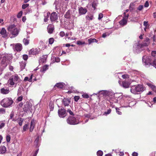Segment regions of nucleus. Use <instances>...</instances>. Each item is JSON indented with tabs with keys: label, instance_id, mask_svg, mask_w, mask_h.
Wrapping results in <instances>:
<instances>
[{
	"label": "nucleus",
	"instance_id": "1",
	"mask_svg": "<svg viewBox=\"0 0 156 156\" xmlns=\"http://www.w3.org/2000/svg\"><path fill=\"white\" fill-rule=\"evenodd\" d=\"M145 89V87L142 85L138 84L136 86H133L131 88L130 91L133 94H136L137 92L144 91Z\"/></svg>",
	"mask_w": 156,
	"mask_h": 156
},
{
	"label": "nucleus",
	"instance_id": "2",
	"mask_svg": "<svg viewBox=\"0 0 156 156\" xmlns=\"http://www.w3.org/2000/svg\"><path fill=\"white\" fill-rule=\"evenodd\" d=\"M13 102L11 98H6L2 100L1 105L2 107L6 108L11 106Z\"/></svg>",
	"mask_w": 156,
	"mask_h": 156
},
{
	"label": "nucleus",
	"instance_id": "3",
	"mask_svg": "<svg viewBox=\"0 0 156 156\" xmlns=\"http://www.w3.org/2000/svg\"><path fill=\"white\" fill-rule=\"evenodd\" d=\"M8 30L11 34L15 37L20 32V29L16 28L14 24L9 26L8 27Z\"/></svg>",
	"mask_w": 156,
	"mask_h": 156
},
{
	"label": "nucleus",
	"instance_id": "4",
	"mask_svg": "<svg viewBox=\"0 0 156 156\" xmlns=\"http://www.w3.org/2000/svg\"><path fill=\"white\" fill-rule=\"evenodd\" d=\"M19 79L18 75L16 74L12 76L8 80V83L11 85L13 86L15 84H16L17 82Z\"/></svg>",
	"mask_w": 156,
	"mask_h": 156
},
{
	"label": "nucleus",
	"instance_id": "5",
	"mask_svg": "<svg viewBox=\"0 0 156 156\" xmlns=\"http://www.w3.org/2000/svg\"><path fill=\"white\" fill-rule=\"evenodd\" d=\"M67 122L68 124L70 125H75L78 123L76 121V118L73 116L69 117L67 119Z\"/></svg>",
	"mask_w": 156,
	"mask_h": 156
},
{
	"label": "nucleus",
	"instance_id": "6",
	"mask_svg": "<svg viewBox=\"0 0 156 156\" xmlns=\"http://www.w3.org/2000/svg\"><path fill=\"white\" fill-rule=\"evenodd\" d=\"M58 113L60 117L64 118L66 115V110L63 107L58 110Z\"/></svg>",
	"mask_w": 156,
	"mask_h": 156
},
{
	"label": "nucleus",
	"instance_id": "7",
	"mask_svg": "<svg viewBox=\"0 0 156 156\" xmlns=\"http://www.w3.org/2000/svg\"><path fill=\"white\" fill-rule=\"evenodd\" d=\"M58 18V14L55 12H52L51 14L50 19L52 22L56 20Z\"/></svg>",
	"mask_w": 156,
	"mask_h": 156
},
{
	"label": "nucleus",
	"instance_id": "8",
	"mask_svg": "<svg viewBox=\"0 0 156 156\" xmlns=\"http://www.w3.org/2000/svg\"><path fill=\"white\" fill-rule=\"evenodd\" d=\"M150 44V39L149 38L147 37L144 41L143 43L141 44L142 47L148 46Z\"/></svg>",
	"mask_w": 156,
	"mask_h": 156
},
{
	"label": "nucleus",
	"instance_id": "9",
	"mask_svg": "<svg viewBox=\"0 0 156 156\" xmlns=\"http://www.w3.org/2000/svg\"><path fill=\"white\" fill-rule=\"evenodd\" d=\"M87 12V9L85 8H83L81 7L79 9V13L80 15L85 14Z\"/></svg>",
	"mask_w": 156,
	"mask_h": 156
},
{
	"label": "nucleus",
	"instance_id": "10",
	"mask_svg": "<svg viewBox=\"0 0 156 156\" xmlns=\"http://www.w3.org/2000/svg\"><path fill=\"white\" fill-rule=\"evenodd\" d=\"M130 83L127 81H124L122 82L121 86L124 88H126L129 87Z\"/></svg>",
	"mask_w": 156,
	"mask_h": 156
},
{
	"label": "nucleus",
	"instance_id": "11",
	"mask_svg": "<svg viewBox=\"0 0 156 156\" xmlns=\"http://www.w3.org/2000/svg\"><path fill=\"white\" fill-rule=\"evenodd\" d=\"M47 30L49 33L52 34L54 30V26L51 24L49 25L47 27Z\"/></svg>",
	"mask_w": 156,
	"mask_h": 156
},
{
	"label": "nucleus",
	"instance_id": "12",
	"mask_svg": "<svg viewBox=\"0 0 156 156\" xmlns=\"http://www.w3.org/2000/svg\"><path fill=\"white\" fill-rule=\"evenodd\" d=\"M22 48V45L20 44H17L15 46L14 49L17 51H20Z\"/></svg>",
	"mask_w": 156,
	"mask_h": 156
},
{
	"label": "nucleus",
	"instance_id": "13",
	"mask_svg": "<svg viewBox=\"0 0 156 156\" xmlns=\"http://www.w3.org/2000/svg\"><path fill=\"white\" fill-rule=\"evenodd\" d=\"M145 56H144L142 58V61L144 62L146 65H148L149 64H151V60H150V59L148 58L146 59L145 58Z\"/></svg>",
	"mask_w": 156,
	"mask_h": 156
},
{
	"label": "nucleus",
	"instance_id": "14",
	"mask_svg": "<svg viewBox=\"0 0 156 156\" xmlns=\"http://www.w3.org/2000/svg\"><path fill=\"white\" fill-rule=\"evenodd\" d=\"M70 102L71 101L70 99L66 98V99H63V100L62 103L64 106H66L67 105H69Z\"/></svg>",
	"mask_w": 156,
	"mask_h": 156
},
{
	"label": "nucleus",
	"instance_id": "15",
	"mask_svg": "<svg viewBox=\"0 0 156 156\" xmlns=\"http://www.w3.org/2000/svg\"><path fill=\"white\" fill-rule=\"evenodd\" d=\"M0 33L1 34L3 35V37L5 38L7 37V32L5 28H2Z\"/></svg>",
	"mask_w": 156,
	"mask_h": 156
},
{
	"label": "nucleus",
	"instance_id": "16",
	"mask_svg": "<svg viewBox=\"0 0 156 156\" xmlns=\"http://www.w3.org/2000/svg\"><path fill=\"white\" fill-rule=\"evenodd\" d=\"M37 53V49H31L29 51L30 55H35Z\"/></svg>",
	"mask_w": 156,
	"mask_h": 156
},
{
	"label": "nucleus",
	"instance_id": "17",
	"mask_svg": "<svg viewBox=\"0 0 156 156\" xmlns=\"http://www.w3.org/2000/svg\"><path fill=\"white\" fill-rule=\"evenodd\" d=\"M72 11L71 10H69L66 12V14L64 15V17L66 19H69L70 18V16Z\"/></svg>",
	"mask_w": 156,
	"mask_h": 156
},
{
	"label": "nucleus",
	"instance_id": "18",
	"mask_svg": "<svg viewBox=\"0 0 156 156\" xmlns=\"http://www.w3.org/2000/svg\"><path fill=\"white\" fill-rule=\"evenodd\" d=\"M65 84L63 83H56L55 86V87H56L60 88H63L64 87Z\"/></svg>",
	"mask_w": 156,
	"mask_h": 156
},
{
	"label": "nucleus",
	"instance_id": "19",
	"mask_svg": "<svg viewBox=\"0 0 156 156\" xmlns=\"http://www.w3.org/2000/svg\"><path fill=\"white\" fill-rule=\"evenodd\" d=\"M147 85L150 87L151 89L156 93V87L150 83H147Z\"/></svg>",
	"mask_w": 156,
	"mask_h": 156
},
{
	"label": "nucleus",
	"instance_id": "20",
	"mask_svg": "<svg viewBox=\"0 0 156 156\" xmlns=\"http://www.w3.org/2000/svg\"><path fill=\"white\" fill-rule=\"evenodd\" d=\"M6 151V147L4 146L0 147V153L4 154Z\"/></svg>",
	"mask_w": 156,
	"mask_h": 156
},
{
	"label": "nucleus",
	"instance_id": "21",
	"mask_svg": "<svg viewBox=\"0 0 156 156\" xmlns=\"http://www.w3.org/2000/svg\"><path fill=\"white\" fill-rule=\"evenodd\" d=\"M1 93L4 94H8L9 91V89H5L4 88H2L1 90Z\"/></svg>",
	"mask_w": 156,
	"mask_h": 156
},
{
	"label": "nucleus",
	"instance_id": "22",
	"mask_svg": "<svg viewBox=\"0 0 156 156\" xmlns=\"http://www.w3.org/2000/svg\"><path fill=\"white\" fill-rule=\"evenodd\" d=\"M127 20L123 18V19L119 22V23L120 25L124 26L127 23Z\"/></svg>",
	"mask_w": 156,
	"mask_h": 156
},
{
	"label": "nucleus",
	"instance_id": "23",
	"mask_svg": "<svg viewBox=\"0 0 156 156\" xmlns=\"http://www.w3.org/2000/svg\"><path fill=\"white\" fill-rule=\"evenodd\" d=\"M23 119L20 118H18L17 120V122L20 126H22Z\"/></svg>",
	"mask_w": 156,
	"mask_h": 156
},
{
	"label": "nucleus",
	"instance_id": "24",
	"mask_svg": "<svg viewBox=\"0 0 156 156\" xmlns=\"http://www.w3.org/2000/svg\"><path fill=\"white\" fill-rule=\"evenodd\" d=\"M88 41L89 44H90L91 43H93V42H98V41L96 39H94V38L92 39V38H90L88 39Z\"/></svg>",
	"mask_w": 156,
	"mask_h": 156
},
{
	"label": "nucleus",
	"instance_id": "25",
	"mask_svg": "<svg viewBox=\"0 0 156 156\" xmlns=\"http://www.w3.org/2000/svg\"><path fill=\"white\" fill-rule=\"evenodd\" d=\"M29 40L24 38L23 40V42L24 44L26 45H28L29 44Z\"/></svg>",
	"mask_w": 156,
	"mask_h": 156
},
{
	"label": "nucleus",
	"instance_id": "26",
	"mask_svg": "<svg viewBox=\"0 0 156 156\" xmlns=\"http://www.w3.org/2000/svg\"><path fill=\"white\" fill-rule=\"evenodd\" d=\"M28 126L29 125L28 124H25L23 126L22 132L26 131L28 129Z\"/></svg>",
	"mask_w": 156,
	"mask_h": 156
},
{
	"label": "nucleus",
	"instance_id": "27",
	"mask_svg": "<svg viewBox=\"0 0 156 156\" xmlns=\"http://www.w3.org/2000/svg\"><path fill=\"white\" fill-rule=\"evenodd\" d=\"M14 112H12L10 115V119H12V121H15V120L13 118V117L14 116Z\"/></svg>",
	"mask_w": 156,
	"mask_h": 156
},
{
	"label": "nucleus",
	"instance_id": "28",
	"mask_svg": "<svg viewBox=\"0 0 156 156\" xmlns=\"http://www.w3.org/2000/svg\"><path fill=\"white\" fill-rule=\"evenodd\" d=\"M86 18L88 20H92L93 19V16L91 15H87L86 16Z\"/></svg>",
	"mask_w": 156,
	"mask_h": 156
},
{
	"label": "nucleus",
	"instance_id": "29",
	"mask_svg": "<svg viewBox=\"0 0 156 156\" xmlns=\"http://www.w3.org/2000/svg\"><path fill=\"white\" fill-rule=\"evenodd\" d=\"M97 3L95 1H94L93 2L92 4V6L94 8V9H95L96 8V7L97 5Z\"/></svg>",
	"mask_w": 156,
	"mask_h": 156
},
{
	"label": "nucleus",
	"instance_id": "30",
	"mask_svg": "<svg viewBox=\"0 0 156 156\" xmlns=\"http://www.w3.org/2000/svg\"><path fill=\"white\" fill-rule=\"evenodd\" d=\"M124 16L123 17V18L127 20L129 17L128 14H126V12H124Z\"/></svg>",
	"mask_w": 156,
	"mask_h": 156
},
{
	"label": "nucleus",
	"instance_id": "31",
	"mask_svg": "<svg viewBox=\"0 0 156 156\" xmlns=\"http://www.w3.org/2000/svg\"><path fill=\"white\" fill-rule=\"evenodd\" d=\"M48 67L47 65H45L43 66L42 67V71L44 72L46 71L48 69Z\"/></svg>",
	"mask_w": 156,
	"mask_h": 156
},
{
	"label": "nucleus",
	"instance_id": "32",
	"mask_svg": "<svg viewBox=\"0 0 156 156\" xmlns=\"http://www.w3.org/2000/svg\"><path fill=\"white\" fill-rule=\"evenodd\" d=\"M97 154L98 156H102L103 155V152L99 150L98 151Z\"/></svg>",
	"mask_w": 156,
	"mask_h": 156
},
{
	"label": "nucleus",
	"instance_id": "33",
	"mask_svg": "<svg viewBox=\"0 0 156 156\" xmlns=\"http://www.w3.org/2000/svg\"><path fill=\"white\" fill-rule=\"evenodd\" d=\"M29 109V108L27 106V105H25L24 107L23 108V110L25 112H27Z\"/></svg>",
	"mask_w": 156,
	"mask_h": 156
},
{
	"label": "nucleus",
	"instance_id": "34",
	"mask_svg": "<svg viewBox=\"0 0 156 156\" xmlns=\"http://www.w3.org/2000/svg\"><path fill=\"white\" fill-rule=\"evenodd\" d=\"M54 41V39L53 38H50L49 39V43L50 44H52Z\"/></svg>",
	"mask_w": 156,
	"mask_h": 156
},
{
	"label": "nucleus",
	"instance_id": "35",
	"mask_svg": "<svg viewBox=\"0 0 156 156\" xmlns=\"http://www.w3.org/2000/svg\"><path fill=\"white\" fill-rule=\"evenodd\" d=\"M64 108H64V109H65L66 110H68L69 109H70L71 108V106L69 105L66 106H64Z\"/></svg>",
	"mask_w": 156,
	"mask_h": 156
},
{
	"label": "nucleus",
	"instance_id": "36",
	"mask_svg": "<svg viewBox=\"0 0 156 156\" xmlns=\"http://www.w3.org/2000/svg\"><path fill=\"white\" fill-rule=\"evenodd\" d=\"M77 44L79 45H81L85 44V42H82L80 41H78L77 42Z\"/></svg>",
	"mask_w": 156,
	"mask_h": 156
},
{
	"label": "nucleus",
	"instance_id": "37",
	"mask_svg": "<svg viewBox=\"0 0 156 156\" xmlns=\"http://www.w3.org/2000/svg\"><path fill=\"white\" fill-rule=\"evenodd\" d=\"M107 92L108 91L107 90H102L99 92V93L101 92V94H103L104 95H106Z\"/></svg>",
	"mask_w": 156,
	"mask_h": 156
},
{
	"label": "nucleus",
	"instance_id": "38",
	"mask_svg": "<svg viewBox=\"0 0 156 156\" xmlns=\"http://www.w3.org/2000/svg\"><path fill=\"white\" fill-rule=\"evenodd\" d=\"M6 141L7 142H9L10 140V136L9 135H8L6 137Z\"/></svg>",
	"mask_w": 156,
	"mask_h": 156
},
{
	"label": "nucleus",
	"instance_id": "39",
	"mask_svg": "<svg viewBox=\"0 0 156 156\" xmlns=\"http://www.w3.org/2000/svg\"><path fill=\"white\" fill-rule=\"evenodd\" d=\"M22 14H23V12L22 11L19 12L17 15V16L18 18H20L22 15Z\"/></svg>",
	"mask_w": 156,
	"mask_h": 156
},
{
	"label": "nucleus",
	"instance_id": "40",
	"mask_svg": "<svg viewBox=\"0 0 156 156\" xmlns=\"http://www.w3.org/2000/svg\"><path fill=\"white\" fill-rule=\"evenodd\" d=\"M35 121L34 119H33L31 120L30 123V126H35Z\"/></svg>",
	"mask_w": 156,
	"mask_h": 156
},
{
	"label": "nucleus",
	"instance_id": "41",
	"mask_svg": "<svg viewBox=\"0 0 156 156\" xmlns=\"http://www.w3.org/2000/svg\"><path fill=\"white\" fill-rule=\"evenodd\" d=\"M80 97L79 96H75L74 97V101H77L79 99Z\"/></svg>",
	"mask_w": 156,
	"mask_h": 156
},
{
	"label": "nucleus",
	"instance_id": "42",
	"mask_svg": "<svg viewBox=\"0 0 156 156\" xmlns=\"http://www.w3.org/2000/svg\"><path fill=\"white\" fill-rule=\"evenodd\" d=\"M103 16V15L102 13H100L99 14L98 19L100 20Z\"/></svg>",
	"mask_w": 156,
	"mask_h": 156
},
{
	"label": "nucleus",
	"instance_id": "43",
	"mask_svg": "<svg viewBox=\"0 0 156 156\" xmlns=\"http://www.w3.org/2000/svg\"><path fill=\"white\" fill-rule=\"evenodd\" d=\"M122 77L123 79H126L129 78V76L127 74H124L122 76Z\"/></svg>",
	"mask_w": 156,
	"mask_h": 156
},
{
	"label": "nucleus",
	"instance_id": "44",
	"mask_svg": "<svg viewBox=\"0 0 156 156\" xmlns=\"http://www.w3.org/2000/svg\"><path fill=\"white\" fill-rule=\"evenodd\" d=\"M28 4H23L22 6V8L23 9H24L29 6Z\"/></svg>",
	"mask_w": 156,
	"mask_h": 156
},
{
	"label": "nucleus",
	"instance_id": "45",
	"mask_svg": "<svg viewBox=\"0 0 156 156\" xmlns=\"http://www.w3.org/2000/svg\"><path fill=\"white\" fill-rule=\"evenodd\" d=\"M116 112L119 115H121L122 112L119 111V109L118 108H116Z\"/></svg>",
	"mask_w": 156,
	"mask_h": 156
},
{
	"label": "nucleus",
	"instance_id": "46",
	"mask_svg": "<svg viewBox=\"0 0 156 156\" xmlns=\"http://www.w3.org/2000/svg\"><path fill=\"white\" fill-rule=\"evenodd\" d=\"M82 96L83 98H89V95L87 94H84L82 95Z\"/></svg>",
	"mask_w": 156,
	"mask_h": 156
},
{
	"label": "nucleus",
	"instance_id": "47",
	"mask_svg": "<svg viewBox=\"0 0 156 156\" xmlns=\"http://www.w3.org/2000/svg\"><path fill=\"white\" fill-rule=\"evenodd\" d=\"M28 56L26 55H23V58L25 60H26L28 59Z\"/></svg>",
	"mask_w": 156,
	"mask_h": 156
},
{
	"label": "nucleus",
	"instance_id": "48",
	"mask_svg": "<svg viewBox=\"0 0 156 156\" xmlns=\"http://www.w3.org/2000/svg\"><path fill=\"white\" fill-rule=\"evenodd\" d=\"M59 34L62 37H63L65 35V33L63 31H61L60 33Z\"/></svg>",
	"mask_w": 156,
	"mask_h": 156
},
{
	"label": "nucleus",
	"instance_id": "49",
	"mask_svg": "<svg viewBox=\"0 0 156 156\" xmlns=\"http://www.w3.org/2000/svg\"><path fill=\"white\" fill-rule=\"evenodd\" d=\"M111 110L110 109H108L107 112H105L104 114L106 115H108L110 114L111 112Z\"/></svg>",
	"mask_w": 156,
	"mask_h": 156
},
{
	"label": "nucleus",
	"instance_id": "50",
	"mask_svg": "<svg viewBox=\"0 0 156 156\" xmlns=\"http://www.w3.org/2000/svg\"><path fill=\"white\" fill-rule=\"evenodd\" d=\"M143 5H140L137 8V9L139 11H141L143 8Z\"/></svg>",
	"mask_w": 156,
	"mask_h": 156
},
{
	"label": "nucleus",
	"instance_id": "51",
	"mask_svg": "<svg viewBox=\"0 0 156 156\" xmlns=\"http://www.w3.org/2000/svg\"><path fill=\"white\" fill-rule=\"evenodd\" d=\"M0 112L2 113H4L5 112V110L3 108H0Z\"/></svg>",
	"mask_w": 156,
	"mask_h": 156
},
{
	"label": "nucleus",
	"instance_id": "52",
	"mask_svg": "<svg viewBox=\"0 0 156 156\" xmlns=\"http://www.w3.org/2000/svg\"><path fill=\"white\" fill-rule=\"evenodd\" d=\"M22 99H23V97L22 96H21L17 98V100L18 101H20L22 100Z\"/></svg>",
	"mask_w": 156,
	"mask_h": 156
},
{
	"label": "nucleus",
	"instance_id": "53",
	"mask_svg": "<svg viewBox=\"0 0 156 156\" xmlns=\"http://www.w3.org/2000/svg\"><path fill=\"white\" fill-rule=\"evenodd\" d=\"M67 111L69 112V113L70 114V115H74V114L73 112L71 111L70 109H69L68 110H67Z\"/></svg>",
	"mask_w": 156,
	"mask_h": 156
},
{
	"label": "nucleus",
	"instance_id": "54",
	"mask_svg": "<svg viewBox=\"0 0 156 156\" xmlns=\"http://www.w3.org/2000/svg\"><path fill=\"white\" fill-rule=\"evenodd\" d=\"M156 54V51H153L151 52V55L152 56L154 57L155 55Z\"/></svg>",
	"mask_w": 156,
	"mask_h": 156
},
{
	"label": "nucleus",
	"instance_id": "55",
	"mask_svg": "<svg viewBox=\"0 0 156 156\" xmlns=\"http://www.w3.org/2000/svg\"><path fill=\"white\" fill-rule=\"evenodd\" d=\"M153 66L156 68V59L153 61Z\"/></svg>",
	"mask_w": 156,
	"mask_h": 156
},
{
	"label": "nucleus",
	"instance_id": "56",
	"mask_svg": "<svg viewBox=\"0 0 156 156\" xmlns=\"http://www.w3.org/2000/svg\"><path fill=\"white\" fill-rule=\"evenodd\" d=\"M25 66V64L23 63H22L21 64V68L22 69H23L24 68Z\"/></svg>",
	"mask_w": 156,
	"mask_h": 156
},
{
	"label": "nucleus",
	"instance_id": "57",
	"mask_svg": "<svg viewBox=\"0 0 156 156\" xmlns=\"http://www.w3.org/2000/svg\"><path fill=\"white\" fill-rule=\"evenodd\" d=\"M149 6V3L148 1H146L145 4L144 6L147 7Z\"/></svg>",
	"mask_w": 156,
	"mask_h": 156
},
{
	"label": "nucleus",
	"instance_id": "58",
	"mask_svg": "<svg viewBox=\"0 0 156 156\" xmlns=\"http://www.w3.org/2000/svg\"><path fill=\"white\" fill-rule=\"evenodd\" d=\"M6 57H4L3 58L2 60V62L3 64H5V62L6 61Z\"/></svg>",
	"mask_w": 156,
	"mask_h": 156
},
{
	"label": "nucleus",
	"instance_id": "59",
	"mask_svg": "<svg viewBox=\"0 0 156 156\" xmlns=\"http://www.w3.org/2000/svg\"><path fill=\"white\" fill-rule=\"evenodd\" d=\"M34 126H30V132H32L34 129Z\"/></svg>",
	"mask_w": 156,
	"mask_h": 156
},
{
	"label": "nucleus",
	"instance_id": "60",
	"mask_svg": "<svg viewBox=\"0 0 156 156\" xmlns=\"http://www.w3.org/2000/svg\"><path fill=\"white\" fill-rule=\"evenodd\" d=\"M132 155L133 156H137L138 153L136 152H133L132 153Z\"/></svg>",
	"mask_w": 156,
	"mask_h": 156
},
{
	"label": "nucleus",
	"instance_id": "61",
	"mask_svg": "<svg viewBox=\"0 0 156 156\" xmlns=\"http://www.w3.org/2000/svg\"><path fill=\"white\" fill-rule=\"evenodd\" d=\"M32 76L33 75H31L30 77V78L29 79V80H28V81L29 82H31L32 81Z\"/></svg>",
	"mask_w": 156,
	"mask_h": 156
},
{
	"label": "nucleus",
	"instance_id": "62",
	"mask_svg": "<svg viewBox=\"0 0 156 156\" xmlns=\"http://www.w3.org/2000/svg\"><path fill=\"white\" fill-rule=\"evenodd\" d=\"M29 80V78H28V77L26 76V77H25V78H24V80L25 81H28Z\"/></svg>",
	"mask_w": 156,
	"mask_h": 156
},
{
	"label": "nucleus",
	"instance_id": "63",
	"mask_svg": "<svg viewBox=\"0 0 156 156\" xmlns=\"http://www.w3.org/2000/svg\"><path fill=\"white\" fill-rule=\"evenodd\" d=\"M144 24L145 26H147L148 25L147 22L146 21H144Z\"/></svg>",
	"mask_w": 156,
	"mask_h": 156
},
{
	"label": "nucleus",
	"instance_id": "64",
	"mask_svg": "<svg viewBox=\"0 0 156 156\" xmlns=\"http://www.w3.org/2000/svg\"><path fill=\"white\" fill-rule=\"evenodd\" d=\"M60 59L59 58H55V61L57 62H60Z\"/></svg>",
	"mask_w": 156,
	"mask_h": 156
}]
</instances>
